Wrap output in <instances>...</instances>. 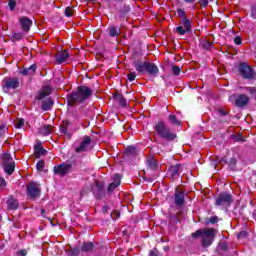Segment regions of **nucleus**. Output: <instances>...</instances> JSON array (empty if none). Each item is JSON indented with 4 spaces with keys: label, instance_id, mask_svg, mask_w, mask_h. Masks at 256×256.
<instances>
[{
    "label": "nucleus",
    "instance_id": "nucleus-18",
    "mask_svg": "<svg viewBox=\"0 0 256 256\" xmlns=\"http://www.w3.org/2000/svg\"><path fill=\"white\" fill-rule=\"evenodd\" d=\"M181 167H182L181 164L170 166L168 170L169 175H171L173 179H176V177H179V175H181Z\"/></svg>",
    "mask_w": 256,
    "mask_h": 256
},
{
    "label": "nucleus",
    "instance_id": "nucleus-51",
    "mask_svg": "<svg viewBox=\"0 0 256 256\" xmlns=\"http://www.w3.org/2000/svg\"><path fill=\"white\" fill-rule=\"evenodd\" d=\"M20 73H21V75H30L28 68H25V69L22 70Z\"/></svg>",
    "mask_w": 256,
    "mask_h": 256
},
{
    "label": "nucleus",
    "instance_id": "nucleus-43",
    "mask_svg": "<svg viewBox=\"0 0 256 256\" xmlns=\"http://www.w3.org/2000/svg\"><path fill=\"white\" fill-rule=\"evenodd\" d=\"M228 247L229 246L225 242L219 244V249H221L222 251H227Z\"/></svg>",
    "mask_w": 256,
    "mask_h": 256
},
{
    "label": "nucleus",
    "instance_id": "nucleus-45",
    "mask_svg": "<svg viewBox=\"0 0 256 256\" xmlns=\"http://www.w3.org/2000/svg\"><path fill=\"white\" fill-rule=\"evenodd\" d=\"M0 187L1 189L7 187V182L3 178H0Z\"/></svg>",
    "mask_w": 256,
    "mask_h": 256
},
{
    "label": "nucleus",
    "instance_id": "nucleus-9",
    "mask_svg": "<svg viewBox=\"0 0 256 256\" xmlns=\"http://www.w3.org/2000/svg\"><path fill=\"white\" fill-rule=\"evenodd\" d=\"M2 87L4 91H9V89H17V87H19V79L5 78L2 82Z\"/></svg>",
    "mask_w": 256,
    "mask_h": 256
},
{
    "label": "nucleus",
    "instance_id": "nucleus-8",
    "mask_svg": "<svg viewBox=\"0 0 256 256\" xmlns=\"http://www.w3.org/2000/svg\"><path fill=\"white\" fill-rule=\"evenodd\" d=\"M239 73L244 77V79H253L255 76V72L251 66L247 65V63H240L238 66Z\"/></svg>",
    "mask_w": 256,
    "mask_h": 256
},
{
    "label": "nucleus",
    "instance_id": "nucleus-41",
    "mask_svg": "<svg viewBox=\"0 0 256 256\" xmlns=\"http://www.w3.org/2000/svg\"><path fill=\"white\" fill-rule=\"evenodd\" d=\"M5 133H7V126L5 125L0 126V137H3Z\"/></svg>",
    "mask_w": 256,
    "mask_h": 256
},
{
    "label": "nucleus",
    "instance_id": "nucleus-40",
    "mask_svg": "<svg viewBox=\"0 0 256 256\" xmlns=\"http://www.w3.org/2000/svg\"><path fill=\"white\" fill-rule=\"evenodd\" d=\"M237 165V159L232 158L229 162L230 169H235V166Z\"/></svg>",
    "mask_w": 256,
    "mask_h": 256
},
{
    "label": "nucleus",
    "instance_id": "nucleus-31",
    "mask_svg": "<svg viewBox=\"0 0 256 256\" xmlns=\"http://www.w3.org/2000/svg\"><path fill=\"white\" fill-rule=\"evenodd\" d=\"M79 253H81V249L79 248H71L68 250L69 256H79Z\"/></svg>",
    "mask_w": 256,
    "mask_h": 256
},
{
    "label": "nucleus",
    "instance_id": "nucleus-29",
    "mask_svg": "<svg viewBox=\"0 0 256 256\" xmlns=\"http://www.w3.org/2000/svg\"><path fill=\"white\" fill-rule=\"evenodd\" d=\"M60 131L64 135H67V133L69 131V122L68 121H64L63 122V125L60 126Z\"/></svg>",
    "mask_w": 256,
    "mask_h": 256
},
{
    "label": "nucleus",
    "instance_id": "nucleus-15",
    "mask_svg": "<svg viewBox=\"0 0 256 256\" xmlns=\"http://www.w3.org/2000/svg\"><path fill=\"white\" fill-rule=\"evenodd\" d=\"M8 211H17L19 209V201L13 196H10L6 201Z\"/></svg>",
    "mask_w": 256,
    "mask_h": 256
},
{
    "label": "nucleus",
    "instance_id": "nucleus-3",
    "mask_svg": "<svg viewBox=\"0 0 256 256\" xmlns=\"http://www.w3.org/2000/svg\"><path fill=\"white\" fill-rule=\"evenodd\" d=\"M154 131L161 137V139H166V141H173V139L177 137V135L171 132V129H169L163 121L158 122L154 126Z\"/></svg>",
    "mask_w": 256,
    "mask_h": 256
},
{
    "label": "nucleus",
    "instance_id": "nucleus-19",
    "mask_svg": "<svg viewBox=\"0 0 256 256\" xmlns=\"http://www.w3.org/2000/svg\"><path fill=\"white\" fill-rule=\"evenodd\" d=\"M67 59H69V51H67V50L59 52L56 55V63L58 65H61V64L65 63V61H67Z\"/></svg>",
    "mask_w": 256,
    "mask_h": 256
},
{
    "label": "nucleus",
    "instance_id": "nucleus-27",
    "mask_svg": "<svg viewBox=\"0 0 256 256\" xmlns=\"http://www.w3.org/2000/svg\"><path fill=\"white\" fill-rule=\"evenodd\" d=\"M39 131H40L41 135L47 136V135H51V133H53V128H51L50 125H45V126H42Z\"/></svg>",
    "mask_w": 256,
    "mask_h": 256
},
{
    "label": "nucleus",
    "instance_id": "nucleus-7",
    "mask_svg": "<svg viewBox=\"0 0 256 256\" xmlns=\"http://www.w3.org/2000/svg\"><path fill=\"white\" fill-rule=\"evenodd\" d=\"M193 29V25L191 24V20L189 18H183L180 21V25L175 28V33L178 35H185L186 33H191Z\"/></svg>",
    "mask_w": 256,
    "mask_h": 256
},
{
    "label": "nucleus",
    "instance_id": "nucleus-1",
    "mask_svg": "<svg viewBox=\"0 0 256 256\" xmlns=\"http://www.w3.org/2000/svg\"><path fill=\"white\" fill-rule=\"evenodd\" d=\"M93 95V90L87 86L78 87L76 92L67 95L68 105H77V103H84L89 97Z\"/></svg>",
    "mask_w": 256,
    "mask_h": 256
},
{
    "label": "nucleus",
    "instance_id": "nucleus-10",
    "mask_svg": "<svg viewBox=\"0 0 256 256\" xmlns=\"http://www.w3.org/2000/svg\"><path fill=\"white\" fill-rule=\"evenodd\" d=\"M92 192L96 199H103L105 197V185L102 182H96Z\"/></svg>",
    "mask_w": 256,
    "mask_h": 256
},
{
    "label": "nucleus",
    "instance_id": "nucleus-54",
    "mask_svg": "<svg viewBox=\"0 0 256 256\" xmlns=\"http://www.w3.org/2000/svg\"><path fill=\"white\" fill-rule=\"evenodd\" d=\"M220 163H227V161H225V159H221Z\"/></svg>",
    "mask_w": 256,
    "mask_h": 256
},
{
    "label": "nucleus",
    "instance_id": "nucleus-42",
    "mask_svg": "<svg viewBox=\"0 0 256 256\" xmlns=\"http://www.w3.org/2000/svg\"><path fill=\"white\" fill-rule=\"evenodd\" d=\"M178 16L182 17V19H187V16L185 15V11L183 9L177 10Z\"/></svg>",
    "mask_w": 256,
    "mask_h": 256
},
{
    "label": "nucleus",
    "instance_id": "nucleus-55",
    "mask_svg": "<svg viewBox=\"0 0 256 256\" xmlns=\"http://www.w3.org/2000/svg\"><path fill=\"white\" fill-rule=\"evenodd\" d=\"M221 115H225V112H223L222 110L220 111Z\"/></svg>",
    "mask_w": 256,
    "mask_h": 256
},
{
    "label": "nucleus",
    "instance_id": "nucleus-30",
    "mask_svg": "<svg viewBox=\"0 0 256 256\" xmlns=\"http://www.w3.org/2000/svg\"><path fill=\"white\" fill-rule=\"evenodd\" d=\"M168 121H170L172 125H181V122L177 119V116L175 115H169Z\"/></svg>",
    "mask_w": 256,
    "mask_h": 256
},
{
    "label": "nucleus",
    "instance_id": "nucleus-52",
    "mask_svg": "<svg viewBox=\"0 0 256 256\" xmlns=\"http://www.w3.org/2000/svg\"><path fill=\"white\" fill-rule=\"evenodd\" d=\"M247 91H249V93H251V95L256 93V89L255 88H247Z\"/></svg>",
    "mask_w": 256,
    "mask_h": 256
},
{
    "label": "nucleus",
    "instance_id": "nucleus-5",
    "mask_svg": "<svg viewBox=\"0 0 256 256\" xmlns=\"http://www.w3.org/2000/svg\"><path fill=\"white\" fill-rule=\"evenodd\" d=\"M74 151L75 153H87V151H91V137L84 136L81 141H76L74 143Z\"/></svg>",
    "mask_w": 256,
    "mask_h": 256
},
{
    "label": "nucleus",
    "instance_id": "nucleus-44",
    "mask_svg": "<svg viewBox=\"0 0 256 256\" xmlns=\"http://www.w3.org/2000/svg\"><path fill=\"white\" fill-rule=\"evenodd\" d=\"M201 7H207L209 5V0H199Z\"/></svg>",
    "mask_w": 256,
    "mask_h": 256
},
{
    "label": "nucleus",
    "instance_id": "nucleus-23",
    "mask_svg": "<svg viewBox=\"0 0 256 256\" xmlns=\"http://www.w3.org/2000/svg\"><path fill=\"white\" fill-rule=\"evenodd\" d=\"M34 153L36 159H39L40 157H42V155H47V150H45L43 147H41V145L38 144L34 147Z\"/></svg>",
    "mask_w": 256,
    "mask_h": 256
},
{
    "label": "nucleus",
    "instance_id": "nucleus-16",
    "mask_svg": "<svg viewBox=\"0 0 256 256\" xmlns=\"http://www.w3.org/2000/svg\"><path fill=\"white\" fill-rule=\"evenodd\" d=\"M20 25H21L23 31H25L27 33L31 29V26L33 25V21L31 19H29V17L24 16V17L20 18Z\"/></svg>",
    "mask_w": 256,
    "mask_h": 256
},
{
    "label": "nucleus",
    "instance_id": "nucleus-48",
    "mask_svg": "<svg viewBox=\"0 0 256 256\" xmlns=\"http://www.w3.org/2000/svg\"><path fill=\"white\" fill-rule=\"evenodd\" d=\"M251 17H253V19H256V7H252V9H251Z\"/></svg>",
    "mask_w": 256,
    "mask_h": 256
},
{
    "label": "nucleus",
    "instance_id": "nucleus-25",
    "mask_svg": "<svg viewBox=\"0 0 256 256\" xmlns=\"http://www.w3.org/2000/svg\"><path fill=\"white\" fill-rule=\"evenodd\" d=\"M147 166L149 167V169H151L152 171H155V169H157V160L153 157H150L147 159L146 161Z\"/></svg>",
    "mask_w": 256,
    "mask_h": 256
},
{
    "label": "nucleus",
    "instance_id": "nucleus-37",
    "mask_svg": "<svg viewBox=\"0 0 256 256\" xmlns=\"http://www.w3.org/2000/svg\"><path fill=\"white\" fill-rule=\"evenodd\" d=\"M28 69V74L33 75L37 71V66L35 64L31 65Z\"/></svg>",
    "mask_w": 256,
    "mask_h": 256
},
{
    "label": "nucleus",
    "instance_id": "nucleus-20",
    "mask_svg": "<svg viewBox=\"0 0 256 256\" xmlns=\"http://www.w3.org/2000/svg\"><path fill=\"white\" fill-rule=\"evenodd\" d=\"M52 89L51 86H44L40 92L38 93V95L36 96V99H38L39 101H41V99H45V97H48V95H51Z\"/></svg>",
    "mask_w": 256,
    "mask_h": 256
},
{
    "label": "nucleus",
    "instance_id": "nucleus-36",
    "mask_svg": "<svg viewBox=\"0 0 256 256\" xmlns=\"http://www.w3.org/2000/svg\"><path fill=\"white\" fill-rule=\"evenodd\" d=\"M64 14L66 15V17H73V9L71 7H67Z\"/></svg>",
    "mask_w": 256,
    "mask_h": 256
},
{
    "label": "nucleus",
    "instance_id": "nucleus-13",
    "mask_svg": "<svg viewBox=\"0 0 256 256\" xmlns=\"http://www.w3.org/2000/svg\"><path fill=\"white\" fill-rule=\"evenodd\" d=\"M72 167L73 166L71 164H61L54 167V173L55 175H60V177H63L67 175L69 171H71Z\"/></svg>",
    "mask_w": 256,
    "mask_h": 256
},
{
    "label": "nucleus",
    "instance_id": "nucleus-33",
    "mask_svg": "<svg viewBox=\"0 0 256 256\" xmlns=\"http://www.w3.org/2000/svg\"><path fill=\"white\" fill-rule=\"evenodd\" d=\"M14 125H15L16 129H21V127H23V125H25V120L19 119L15 122Z\"/></svg>",
    "mask_w": 256,
    "mask_h": 256
},
{
    "label": "nucleus",
    "instance_id": "nucleus-22",
    "mask_svg": "<svg viewBox=\"0 0 256 256\" xmlns=\"http://www.w3.org/2000/svg\"><path fill=\"white\" fill-rule=\"evenodd\" d=\"M185 203V193L183 192H176L175 193V204L181 207Z\"/></svg>",
    "mask_w": 256,
    "mask_h": 256
},
{
    "label": "nucleus",
    "instance_id": "nucleus-14",
    "mask_svg": "<svg viewBox=\"0 0 256 256\" xmlns=\"http://www.w3.org/2000/svg\"><path fill=\"white\" fill-rule=\"evenodd\" d=\"M147 63L148 62H143L141 60H135L132 63V65L136 69L137 73H139L140 75H143L144 73H146Z\"/></svg>",
    "mask_w": 256,
    "mask_h": 256
},
{
    "label": "nucleus",
    "instance_id": "nucleus-6",
    "mask_svg": "<svg viewBox=\"0 0 256 256\" xmlns=\"http://www.w3.org/2000/svg\"><path fill=\"white\" fill-rule=\"evenodd\" d=\"M232 204H233V196H231V194L229 193H222L218 195L215 201V205H217V207L227 208V207H231Z\"/></svg>",
    "mask_w": 256,
    "mask_h": 256
},
{
    "label": "nucleus",
    "instance_id": "nucleus-24",
    "mask_svg": "<svg viewBox=\"0 0 256 256\" xmlns=\"http://www.w3.org/2000/svg\"><path fill=\"white\" fill-rule=\"evenodd\" d=\"M108 31L111 37H119V35H121V28L117 26H110Z\"/></svg>",
    "mask_w": 256,
    "mask_h": 256
},
{
    "label": "nucleus",
    "instance_id": "nucleus-53",
    "mask_svg": "<svg viewBox=\"0 0 256 256\" xmlns=\"http://www.w3.org/2000/svg\"><path fill=\"white\" fill-rule=\"evenodd\" d=\"M19 255H21V256H27V250H21V251L19 252Z\"/></svg>",
    "mask_w": 256,
    "mask_h": 256
},
{
    "label": "nucleus",
    "instance_id": "nucleus-12",
    "mask_svg": "<svg viewBox=\"0 0 256 256\" xmlns=\"http://www.w3.org/2000/svg\"><path fill=\"white\" fill-rule=\"evenodd\" d=\"M27 193L32 199H35V197H39V193H41V188L39 187V184L37 182H31L27 186Z\"/></svg>",
    "mask_w": 256,
    "mask_h": 256
},
{
    "label": "nucleus",
    "instance_id": "nucleus-21",
    "mask_svg": "<svg viewBox=\"0 0 256 256\" xmlns=\"http://www.w3.org/2000/svg\"><path fill=\"white\" fill-rule=\"evenodd\" d=\"M146 73L148 75L156 76L159 73V68L154 63L148 62L146 65Z\"/></svg>",
    "mask_w": 256,
    "mask_h": 256
},
{
    "label": "nucleus",
    "instance_id": "nucleus-50",
    "mask_svg": "<svg viewBox=\"0 0 256 256\" xmlns=\"http://www.w3.org/2000/svg\"><path fill=\"white\" fill-rule=\"evenodd\" d=\"M184 3H187L188 5H193L196 0H182Z\"/></svg>",
    "mask_w": 256,
    "mask_h": 256
},
{
    "label": "nucleus",
    "instance_id": "nucleus-34",
    "mask_svg": "<svg viewBox=\"0 0 256 256\" xmlns=\"http://www.w3.org/2000/svg\"><path fill=\"white\" fill-rule=\"evenodd\" d=\"M135 151H136L135 146H128L126 148L127 155H135Z\"/></svg>",
    "mask_w": 256,
    "mask_h": 256
},
{
    "label": "nucleus",
    "instance_id": "nucleus-11",
    "mask_svg": "<svg viewBox=\"0 0 256 256\" xmlns=\"http://www.w3.org/2000/svg\"><path fill=\"white\" fill-rule=\"evenodd\" d=\"M233 99H235L236 107H245V105L249 103V98L244 94H239L238 96L232 95L230 96L229 101H233Z\"/></svg>",
    "mask_w": 256,
    "mask_h": 256
},
{
    "label": "nucleus",
    "instance_id": "nucleus-39",
    "mask_svg": "<svg viewBox=\"0 0 256 256\" xmlns=\"http://www.w3.org/2000/svg\"><path fill=\"white\" fill-rule=\"evenodd\" d=\"M136 78H137V74L135 72H130L128 74V81L130 82L135 81Z\"/></svg>",
    "mask_w": 256,
    "mask_h": 256
},
{
    "label": "nucleus",
    "instance_id": "nucleus-32",
    "mask_svg": "<svg viewBox=\"0 0 256 256\" xmlns=\"http://www.w3.org/2000/svg\"><path fill=\"white\" fill-rule=\"evenodd\" d=\"M45 167V161L39 160L36 164V168L38 171H43V168Z\"/></svg>",
    "mask_w": 256,
    "mask_h": 256
},
{
    "label": "nucleus",
    "instance_id": "nucleus-17",
    "mask_svg": "<svg viewBox=\"0 0 256 256\" xmlns=\"http://www.w3.org/2000/svg\"><path fill=\"white\" fill-rule=\"evenodd\" d=\"M119 185H121V175L119 174H116L114 175L113 177V182L109 184L108 186V193H113V190L116 188V187H119Z\"/></svg>",
    "mask_w": 256,
    "mask_h": 256
},
{
    "label": "nucleus",
    "instance_id": "nucleus-56",
    "mask_svg": "<svg viewBox=\"0 0 256 256\" xmlns=\"http://www.w3.org/2000/svg\"><path fill=\"white\" fill-rule=\"evenodd\" d=\"M210 2H213V1H215V0H209Z\"/></svg>",
    "mask_w": 256,
    "mask_h": 256
},
{
    "label": "nucleus",
    "instance_id": "nucleus-2",
    "mask_svg": "<svg viewBox=\"0 0 256 256\" xmlns=\"http://www.w3.org/2000/svg\"><path fill=\"white\" fill-rule=\"evenodd\" d=\"M216 233L217 230L213 228L199 229L192 234V237H194V239H197V237H201L202 246L209 247V245L213 243V239H215Z\"/></svg>",
    "mask_w": 256,
    "mask_h": 256
},
{
    "label": "nucleus",
    "instance_id": "nucleus-28",
    "mask_svg": "<svg viewBox=\"0 0 256 256\" xmlns=\"http://www.w3.org/2000/svg\"><path fill=\"white\" fill-rule=\"evenodd\" d=\"M53 100L51 99H47L42 103V109L43 111H49L51 109V107H53Z\"/></svg>",
    "mask_w": 256,
    "mask_h": 256
},
{
    "label": "nucleus",
    "instance_id": "nucleus-4",
    "mask_svg": "<svg viewBox=\"0 0 256 256\" xmlns=\"http://www.w3.org/2000/svg\"><path fill=\"white\" fill-rule=\"evenodd\" d=\"M0 165L7 175H13L15 172V161L13 160L11 154L7 152L0 155Z\"/></svg>",
    "mask_w": 256,
    "mask_h": 256
},
{
    "label": "nucleus",
    "instance_id": "nucleus-46",
    "mask_svg": "<svg viewBox=\"0 0 256 256\" xmlns=\"http://www.w3.org/2000/svg\"><path fill=\"white\" fill-rule=\"evenodd\" d=\"M208 223H211L212 225H215V223H217V217L216 216L210 217V220H209Z\"/></svg>",
    "mask_w": 256,
    "mask_h": 256
},
{
    "label": "nucleus",
    "instance_id": "nucleus-57",
    "mask_svg": "<svg viewBox=\"0 0 256 256\" xmlns=\"http://www.w3.org/2000/svg\"><path fill=\"white\" fill-rule=\"evenodd\" d=\"M90 1H97V0H90Z\"/></svg>",
    "mask_w": 256,
    "mask_h": 256
},
{
    "label": "nucleus",
    "instance_id": "nucleus-26",
    "mask_svg": "<svg viewBox=\"0 0 256 256\" xmlns=\"http://www.w3.org/2000/svg\"><path fill=\"white\" fill-rule=\"evenodd\" d=\"M94 247L95 246L92 244V242H84L82 244L81 251L84 253H89V251H93Z\"/></svg>",
    "mask_w": 256,
    "mask_h": 256
},
{
    "label": "nucleus",
    "instance_id": "nucleus-35",
    "mask_svg": "<svg viewBox=\"0 0 256 256\" xmlns=\"http://www.w3.org/2000/svg\"><path fill=\"white\" fill-rule=\"evenodd\" d=\"M8 7L10 11H14L15 7H17V2L15 0H10L8 3Z\"/></svg>",
    "mask_w": 256,
    "mask_h": 256
},
{
    "label": "nucleus",
    "instance_id": "nucleus-49",
    "mask_svg": "<svg viewBox=\"0 0 256 256\" xmlns=\"http://www.w3.org/2000/svg\"><path fill=\"white\" fill-rule=\"evenodd\" d=\"M241 237H247V232L242 231L238 234V239H241Z\"/></svg>",
    "mask_w": 256,
    "mask_h": 256
},
{
    "label": "nucleus",
    "instance_id": "nucleus-47",
    "mask_svg": "<svg viewBox=\"0 0 256 256\" xmlns=\"http://www.w3.org/2000/svg\"><path fill=\"white\" fill-rule=\"evenodd\" d=\"M234 43L236 44V45H241V43H242V40H241V37H235L234 38Z\"/></svg>",
    "mask_w": 256,
    "mask_h": 256
},
{
    "label": "nucleus",
    "instance_id": "nucleus-38",
    "mask_svg": "<svg viewBox=\"0 0 256 256\" xmlns=\"http://www.w3.org/2000/svg\"><path fill=\"white\" fill-rule=\"evenodd\" d=\"M172 73L173 75H179V73H181V68L179 66H172Z\"/></svg>",
    "mask_w": 256,
    "mask_h": 256
}]
</instances>
